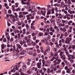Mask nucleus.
<instances>
[{"label":"nucleus","instance_id":"obj_1","mask_svg":"<svg viewBox=\"0 0 75 75\" xmlns=\"http://www.w3.org/2000/svg\"><path fill=\"white\" fill-rule=\"evenodd\" d=\"M58 53H60L59 55L61 59H62L63 58V59H65V55L64 54V51H62L60 49L58 50Z\"/></svg>","mask_w":75,"mask_h":75},{"label":"nucleus","instance_id":"obj_2","mask_svg":"<svg viewBox=\"0 0 75 75\" xmlns=\"http://www.w3.org/2000/svg\"><path fill=\"white\" fill-rule=\"evenodd\" d=\"M72 38H67L65 40V42L66 44H69L70 43V41H71Z\"/></svg>","mask_w":75,"mask_h":75},{"label":"nucleus","instance_id":"obj_3","mask_svg":"<svg viewBox=\"0 0 75 75\" xmlns=\"http://www.w3.org/2000/svg\"><path fill=\"white\" fill-rule=\"evenodd\" d=\"M64 1L65 2L66 4H67V5L68 7H69L71 6V0H64Z\"/></svg>","mask_w":75,"mask_h":75},{"label":"nucleus","instance_id":"obj_4","mask_svg":"<svg viewBox=\"0 0 75 75\" xmlns=\"http://www.w3.org/2000/svg\"><path fill=\"white\" fill-rule=\"evenodd\" d=\"M45 37L44 38V39L45 40H41V42H44V43L45 44H46V45H50V43H49V42H47V41H46V39H45Z\"/></svg>","mask_w":75,"mask_h":75},{"label":"nucleus","instance_id":"obj_5","mask_svg":"<svg viewBox=\"0 0 75 75\" xmlns=\"http://www.w3.org/2000/svg\"><path fill=\"white\" fill-rule=\"evenodd\" d=\"M41 62H38L37 64V68L39 69L41 68Z\"/></svg>","mask_w":75,"mask_h":75},{"label":"nucleus","instance_id":"obj_6","mask_svg":"<svg viewBox=\"0 0 75 75\" xmlns=\"http://www.w3.org/2000/svg\"><path fill=\"white\" fill-rule=\"evenodd\" d=\"M18 57V53H16V54L13 56V58L14 59H17Z\"/></svg>","mask_w":75,"mask_h":75},{"label":"nucleus","instance_id":"obj_7","mask_svg":"<svg viewBox=\"0 0 75 75\" xmlns=\"http://www.w3.org/2000/svg\"><path fill=\"white\" fill-rule=\"evenodd\" d=\"M16 46L18 47L19 49H20V51H22L23 48L21 47V45L19 44H16Z\"/></svg>","mask_w":75,"mask_h":75},{"label":"nucleus","instance_id":"obj_8","mask_svg":"<svg viewBox=\"0 0 75 75\" xmlns=\"http://www.w3.org/2000/svg\"><path fill=\"white\" fill-rule=\"evenodd\" d=\"M13 68V69L14 70V69L15 70V69H16V71L18 70V67H17V65H14L13 67H11V69H12Z\"/></svg>","mask_w":75,"mask_h":75},{"label":"nucleus","instance_id":"obj_9","mask_svg":"<svg viewBox=\"0 0 75 75\" xmlns=\"http://www.w3.org/2000/svg\"><path fill=\"white\" fill-rule=\"evenodd\" d=\"M53 63H54L53 64L54 66H56V65H57H57H59V63L58 62H57L56 61L54 60L53 61Z\"/></svg>","mask_w":75,"mask_h":75},{"label":"nucleus","instance_id":"obj_10","mask_svg":"<svg viewBox=\"0 0 75 75\" xmlns=\"http://www.w3.org/2000/svg\"><path fill=\"white\" fill-rule=\"evenodd\" d=\"M27 66L25 64H24L22 66V69L24 71L27 69Z\"/></svg>","mask_w":75,"mask_h":75},{"label":"nucleus","instance_id":"obj_11","mask_svg":"<svg viewBox=\"0 0 75 75\" xmlns=\"http://www.w3.org/2000/svg\"><path fill=\"white\" fill-rule=\"evenodd\" d=\"M26 54V51L25 50H23L21 53L20 54L21 55H24Z\"/></svg>","mask_w":75,"mask_h":75},{"label":"nucleus","instance_id":"obj_12","mask_svg":"<svg viewBox=\"0 0 75 75\" xmlns=\"http://www.w3.org/2000/svg\"><path fill=\"white\" fill-rule=\"evenodd\" d=\"M59 16L58 17V18H62V15L61 14V13H59Z\"/></svg>","mask_w":75,"mask_h":75},{"label":"nucleus","instance_id":"obj_13","mask_svg":"<svg viewBox=\"0 0 75 75\" xmlns=\"http://www.w3.org/2000/svg\"><path fill=\"white\" fill-rule=\"evenodd\" d=\"M69 56H70V57H71V59H74L75 58V56L74 54H72V55L70 54V55H69Z\"/></svg>","mask_w":75,"mask_h":75},{"label":"nucleus","instance_id":"obj_14","mask_svg":"<svg viewBox=\"0 0 75 75\" xmlns=\"http://www.w3.org/2000/svg\"><path fill=\"white\" fill-rule=\"evenodd\" d=\"M40 13H42L43 16H45V13H46V11H42V10H41L40 11Z\"/></svg>","mask_w":75,"mask_h":75},{"label":"nucleus","instance_id":"obj_15","mask_svg":"<svg viewBox=\"0 0 75 75\" xmlns=\"http://www.w3.org/2000/svg\"><path fill=\"white\" fill-rule=\"evenodd\" d=\"M32 70H33V71H37V70H38V68L33 67V68H32Z\"/></svg>","mask_w":75,"mask_h":75},{"label":"nucleus","instance_id":"obj_16","mask_svg":"<svg viewBox=\"0 0 75 75\" xmlns=\"http://www.w3.org/2000/svg\"><path fill=\"white\" fill-rule=\"evenodd\" d=\"M31 69H29L27 71V74H32V72H31Z\"/></svg>","mask_w":75,"mask_h":75},{"label":"nucleus","instance_id":"obj_17","mask_svg":"<svg viewBox=\"0 0 75 75\" xmlns=\"http://www.w3.org/2000/svg\"><path fill=\"white\" fill-rule=\"evenodd\" d=\"M54 29H55L56 31H59V29L58 28V27H57V25H55L54 27Z\"/></svg>","mask_w":75,"mask_h":75},{"label":"nucleus","instance_id":"obj_18","mask_svg":"<svg viewBox=\"0 0 75 75\" xmlns=\"http://www.w3.org/2000/svg\"><path fill=\"white\" fill-rule=\"evenodd\" d=\"M1 50H4V48H5V46L4 44H2L1 45Z\"/></svg>","mask_w":75,"mask_h":75},{"label":"nucleus","instance_id":"obj_19","mask_svg":"<svg viewBox=\"0 0 75 75\" xmlns=\"http://www.w3.org/2000/svg\"><path fill=\"white\" fill-rule=\"evenodd\" d=\"M56 21L57 24H59V23H61V19H56Z\"/></svg>","mask_w":75,"mask_h":75},{"label":"nucleus","instance_id":"obj_20","mask_svg":"<svg viewBox=\"0 0 75 75\" xmlns=\"http://www.w3.org/2000/svg\"><path fill=\"white\" fill-rule=\"evenodd\" d=\"M72 21H70L68 22L67 24L69 25H71V24H72Z\"/></svg>","mask_w":75,"mask_h":75},{"label":"nucleus","instance_id":"obj_21","mask_svg":"<svg viewBox=\"0 0 75 75\" xmlns=\"http://www.w3.org/2000/svg\"><path fill=\"white\" fill-rule=\"evenodd\" d=\"M61 65L62 67H64L65 66V62H63L61 63Z\"/></svg>","mask_w":75,"mask_h":75},{"label":"nucleus","instance_id":"obj_22","mask_svg":"<svg viewBox=\"0 0 75 75\" xmlns=\"http://www.w3.org/2000/svg\"><path fill=\"white\" fill-rule=\"evenodd\" d=\"M46 51H50V46H48L47 47Z\"/></svg>","mask_w":75,"mask_h":75},{"label":"nucleus","instance_id":"obj_23","mask_svg":"<svg viewBox=\"0 0 75 75\" xmlns=\"http://www.w3.org/2000/svg\"><path fill=\"white\" fill-rule=\"evenodd\" d=\"M58 52H54V57H58Z\"/></svg>","mask_w":75,"mask_h":75},{"label":"nucleus","instance_id":"obj_24","mask_svg":"<svg viewBox=\"0 0 75 75\" xmlns=\"http://www.w3.org/2000/svg\"><path fill=\"white\" fill-rule=\"evenodd\" d=\"M65 59H64V58H62V60H63L64 62H65V63L67 64V61L65 60L66 59V57H65Z\"/></svg>","mask_w":75,"mask_h":75},{"label":"nucleus","instance_id":"obj_25","mask_svg":"<svg viewBox=\"0 0 75 75\" xmlns=\"http://www.w3.org/2000/svg\"><path fill=\"white\" fill-rule=\"evenodd\" d=\"M20 35H21V34H20V33H18L17 35L19 41L20 40Z\"/></svg>","mask_w":75,"mask_h":75},{"label":"nucleus","instance_id":"obj_26","mask_svg":"<svg viewBox=\"0 0 75 75\" xmlns=\"http://www.w3.org/2000/svg\"><path fill=\"white\" fill-rule=\"evenodd\" d=\"M26 41L27 42H33V41H32V40H31L30 39H28L26 40Z\"/></svg>","mask_w":75,"mask_h":75},{"label":"nucleus","instance_id":"obj_27","mask_svg":"<svg viewBox=\"0 0 75 75\" xmlns=\"http://www.w3.org/2000/svg\"><path fill=\"white\" fill-rule=\"evenodd\" d=\"M51 9H49V10L48 11V12L47 13V14H50L51 13Z\"/></svg>","mask_w":75,"mask_h":75},{"label":"nucleus","instance_id":"obj_28","mask_svg":"<svg viewBox=\"0 0 75 75\" xmlns=\"http://www.w3.org/2000/svg\"><path fill=\"white\" fill-rule=\"evenodd\" d=\"M65 53L66 54V55L68 56L69 55V52L68 51V50H67L66 51H65Z\"/></svg>","mask_w":75,"mask_h":75},{"label":"nucleus","instance_id":"obj_29","mask_svg":"<svg viewBox=\"0 0 75 75\" xmlns=\"http://www.w3.org/2000/svg\"><path fill=\"white\" fill-rule=\"evenodd\" d=\"M25 26V27L27 29H29V28H30V26H29V25H28V24H26Z\"/></svg>","mask_w":75,"mask_h":75},{"label":"nucleus","instance_id":"obj_30","mask_svg":"<svg viewBox=\"0 0 75 75\" xmlns=\"http://www.w3.org/2000/svg\"><path fill=\"white\" fill-rule=\"evenodd\" d=\"M36 65V62L35 61H34L33 62L32 64V65L33 66H35Z\"/></svg>","mask_w":75,"mask_h":75},{"label":"nucleus","instance_id":"obj_31","mask_svg":"<svg viewBox=\"0 0 75 75\" xmlns=\"http://www.w3.org/2000/svg\"><path fill=\"white\" fill-rule=\"evenodd\" d=\"M28 53L30 55H33V52L31 51H29L28 52Z\"/></svg>","mask_w":75,"mask_h":75},{"label":"nucleus","instance_id":"obj_32","mask_svg":"<svg viewBox=\"0 0 75 75\" xmlns=\"http://www.w3.org/2000/svg\"><path fill=\"white\" fill-rule=\"evenodd\" d=\"M50 20L51 21V23H52V24H54V23H55V20L51 21V19H50Z\"/></svg>","mask_w":75,"mask_h":75},{"label":"nucleus","instance_id":"obj_33","mask_svg":"<svg viewBox=\"0 0 75 75\" xmlns=\"http://www.w3.org/2000/svg\"><path fill=\"white\" fill-rule=\"evenodd\" d=\"M28 14V12H23V15H25V14Z\"/></svg>","mask_w":75,"mask_h":75},{"label":"nucleus","instance_id":"obj_34","mask_svg":"<svg viewBox=\"0 0 75 75\" xmlns=\"http://www.w3.org/2000/svg\"><path fill=\"white\" fill-rule=\"evenodd\" d=\"M60 26V27H64V26H65V23H62L60 24L59 25Z\"/></svg>","mask_w":75,"mask_h":75},{"label":"nucleus","instance_id":"obj_35","mask_svg":"<svg viewBox=\"0 0 75 75\" xmlns=\"http://www.w3.org/2000/svg\"><path fill=\"white\" fill-rule=\"evenodd\" d=\"M68 6L67 5H66V6H65V10H66V11H67V10H68Z\"/></svg>","mask_w":75,"mask_h":75},{"label":"nucleus","instance_id":"obj_36","mask_svg":"<svg viewBox=\"0 0 75 75\" xmlns=\"http://www.w3.org/2000/svg\"><path fill=\"white\" fill-rule=\"evenodd\" d=\"M70 54H69L67 56V57H68V60H69V61L71 60V57L70 56H69Z\"/></svg>","mask_w":75,"mask_h":75},{"label":"nucleus","instance_id":"obj_37","mask_svg":"<svg viewBox=\"0 0 75 75\" xmlns=\"http://www.w3.org/2000/svg\"><path fill=\"white\" fill-rule=\"evenodd\" d=\"M67 5H65V4H64L61 5V6H62V7L63 8H64V7H65Z\"/></svg>","mask_w":75,"mask_h":75},{"label":"nucleus","instance_id":"obj_38","mask_svg":"<svg viewBox=\"0 0 75 75\" xmlns=\"http://www.w3.org/2000/svg\"><path fill=\"white\" fill-rule=\"evenodd\" d=\"M18 4H18V3H15V7H18Z\"/></svg>","mask_w":75,"mask_h":75},{"label":"nucleus","instance_id":"obj_39","mask_svg":"<svg viewBox=\"0 0 75 75\" xmlns=\"http://www.w3.org/2000/svg\"><path fill=\"white\" fill-rule=\"evenodd\" d=\"M64 34H61L60 35V39H62V38H63V36H64Z\"/></svg>","mask_w":75,"mask_h":75},{"label":"nucleus","instance_id":"obj_40","mask_svg":"<svg viewBox=\"0 0 75 75\" xmlns=\"http://www.w3.org/2000/svg\"><path fill=\"white\" fill-rule=\"evenodd\" d=\"M69 13H70V14H75V11H71Z\"/></svg>","mask_w":75,"mask_h":75},{"label":"nucleus","instance_id":"obj_41","mask_svg":"<svg viewBox=\"0 0 75 75\" xmlns=\"http://www.w3.org/2000/svg\"><path fill=\"white\" fill-rule=\"evenodd\" d=\"M55 57H53L50 60L51 61H53V60L55 59Z\"/></svg>","mask_w":75,"mask_h":75},{"label":"nucleus","instance_id":"obj_42","mask_svg":"<svg viewBox=\"0 0 75 75\" xmlns=\"http://www.w3.org/2000/svg\"><path fill=\"white\" fill-rule=\"evenodd\" d=\"M23 17H24V16L23 15H20L18 16V17H19V18H22Z\"/></svg>","mask_w":75,"mask_h":75},{"label":"nucleus","instance_id":"obj_43","mask_svg":"<svg viewBox=\"0 0 75 75\" xmlns=\"http://www.w3.org/2000/svg\"><path fill=\"white\" fill-rule=\"evenodd\" d=\"M70 71H71L69 70V69H68L67 70L66 72L67 73H68V74H70Z\"/></svg>","mask_w":75,"mask_h":75},{"label":"nucleus","instance_id":"obj_44","mask_svg":"<svg viewBox=\"0 0 75 75\" xmlns=\"http://www.w3.org/2000/svg\"><path fill=\"white\" fill-rule=\"evenodd\" d=\"M21 3L22 4H26V3L24 2V1L23 0H22Z\"/></svg>","mask_w":75,"mask_h":75},{"label":"nucleus","instance_id":"obj_45","mask_svg":"<svg viewBox=\"0 0 75 75\" xmlns=\"http://www.w3.org/2000/svg\"><path fill=\"white\" fill-rule=\"evenodd\" d=\"M30 28H32V29H33V30H35V27H34V26H31L30 27Z\"/></svg>","mask_w":75,"mask_h":75},{"label":"nucleus","instance_id":"obj_46","mask_svg":"<svg viewBox=\"0 0 75 75\" xmlns=\"http://www.w3.org/2000/svg\"><path fill=\"white\" fill-rule=\"evenodd\" d=\"M20 10H21V8L20 7H18V8L16 9V11H18Z\"/></svg>","mask_w":75,"mask_h":75},{"label":"nucleus","instance_id":"obj_47","mask_svg":"<svg viewBox=\"0 0 75 75\" xmlns=\"http://www.w3.org/2000/svg\"><path fill=\"white\" fill-rule=\"evenodd\" d=\"M64 35L65 37H67V35H68V34L67 32H65L64 34Z\"/></svg>","mask_w":75,"mask_h":75},{"label":"nucleus","instance_id":"obj_48","mask_svg":"<svg viewBox=\"0 0 75 75\" xmlns=\"http://www.w3.org/2000/svg\"><path fill=\"white\" fill-rule=\"evenodd\" d=\"M39 36H42V35H44V34H43V33H39Z\"/></svg>","mask_w":75,"mask_h":75},{"label":"nucleus","instance_id":"obj_49","mask_svg":"<svg viewBox=\"0 0 75 75\" xmlns=\"http://www.w3.org/2000/svg\"><path fill=\"white\" fill-rule=\"evenodd\" d=\"M69 61H70L71 63H72V62H74V60L72 59Z\"/></svg>","mask_w":75,"mask_h":75},{"label":"nucleus","instance_id":"obj_50","mask_svg":"<svg viewBox=\"0 0 75 75\" xmlns=\"http://www.w3.org/2000/svg\"><path fill=\"white\" fill-rule=\"evenodd\" d=\"M55 10V9H52L51 10V11H52V14H54V11Z\"/></svg>","mask_w":75,"mask_h":75},{"label":"nucleus","instance_id":"obj_51","mask_svg":"<svg viewBox=\"0 0 75 75\" xmlns=\"http://www.w3.org/2000/svg\"><path fill=\"white\" fill-rule=\"evenodd\" d=\"M72 50H74L75 49V45H72Z\"/></svg>","mask_w":75,"mask_h":75},{"label":"nucleus","instance_id":"obj_52","mask_svg":"<svg viewBox=\"0 0 75 75\" xmlns=\"http://www.w3.org/2000/svg\"><path fill=\"white\" fill-rule=\"evenodd\" d=\"M13 69L11 70V72H16V71H15V70L14 69H13Z\"/></svg>","mask_w":75,"mask_h":75},{"label":"nucleus","instance_id":"obj_53","mask_svg":"<svg viewBox=\"0 0 75 75\" xmlns=\"http://www.w3.org/2000/svg\"><path fill=\"white\" fill-rule=\"evenodd\" d=\"M53 50H54V52H57L58 51H57V49L55 48H54Z\"/></svg>","mask_w":75,"mask_h":75},{"label":"nucleus","instance_id":"obj_54","mask_svg":"<svg viewBox=\"0 0 75 75\" xmlns=\"http://www.w3.org/2000/svg\"><path fill=\"white\" fill-rule=\"evenodd\" d=\"M12 28L13 30H15L16 29V28H15V26H12Z\"/></svg>","mask_w":75,"mask_h":75},{"label":"nucleus","instance_id":"obj_55","mask_svg":"<svg viewBox=\"0 0 75 75\" xmlns=\"http://www.w3.org/2000/svg\"><path fill=\"white\" fill-rule=\"evenodd\" d=\"M20 43L21 45H23V41H22V40H21V41H20Z\"/></svg>","mask_w":75,"mask_h":75},{"label":"nucleus","instance_id":"obj_56","mask_svg":"<svg viewBox=\"0 0 75 75\" xmlns=\"http://www.w3.org/2000/svg\"><path fill=\"white\" fill-rule=\"evenodd\" d=\"M28 7V9H30V8H31V5H29L27 6Z\"/></svg>","mask_w":75,"mask_h":75},{"label":"nucleus","instance_id":"obj_57","mask_svg":"<svg viewBox=\"0 0 75 75\" xmlns=\"http://www.w3.org/2000/svg\"><path fill=\"white\" fill-rule=\"evenodd\" d=\"M29 32L30 33H32L33 32V30L30 29L29 30Z\"/></svg>","mask_w":75,"mask_h":75},{"label":"nucleus","instance_id":"obj_58","mask_svg":"<svg viewBox=\"0 0 75 75\" xmlns=\"http://www.w3.org/2000/svg\"><path fill=\"white\" fill-rule=\"evenodd\" d=\"M18 29H19V30H21L22 28H21V27L18 26H17Z\"/></svg>","mask_w":75,"mask_h":75},{"label":"nucleus","instance_id":"obj_59","mask_svg":"<svg viewBox=\"0 0 75 75\" xmlns=\"http://www.w3.org/2000/svg\"><path fill=\"white\" fill-rule=\"evenodd\" d=\"M7 38L8 41H10V36L8 35L7 37Z\"/></svg>","mask_w":75,"mask_h":75},{"label":"nucleus","instance_id":"obj_60","mask_svg":"<svg viewBox=\"0 0 75 75\" xmlns=\"http://www.w3.org/2000/svg\"><path fill=\"white\" fill-rule=\"evenodd\" d=\"M25 25V23H23L22 25H21V27H24V26Z\"/></svg>","mask_w":75,"mask_h":75},{"label":"nucleus","instance_id":"obj_61","mask_svg":"<svg viewBox=\"0 0 75 75\" xmlns=\"http://www.w3.org/2000/svg\"><path fill=\"white\" fill-rule=\"evenodd\" d=\"M31 42H28V45L29 46H30V45H31Z\"/></svg>","mask_w":75,"mask_h":75},{"label":"nucleus","instance_id":"obj_62","mask_svg":"<svg viewBox=\"0 0 75 75\" xmlns=\"http://www.w3.org/2000/svg\"><path fill=\"white\" fill-rule=\"evenodd\" d=\"M65 28H67V29H68V28H69V25H65Z\"/></svg>","mask_w":75,"mask_h":75},{"label":"nucleus","instance_id":"obj_63","mask_svg":"<svg viewBox=\"0 0 75 75\" xmlns=\"http://www.w3.org/2000/svg\"><path fill=\"white\" fill-rule=\"evenodd\" d=\"M42 61L43 64L45 65V60L44 59H43Z\"/></svg>","mask_w":75,"mask_h":75},{"label":"nucleus","instance_id":"obj_64","mask_svg":"<svg viewBox=\"0 0 75 75\" xmlns=\"http://www.w3.org/2000/svg\"><path fill=\"white\" fill-rule=\"evenodd\" d=\"M15 75H20V74L18 72H16V73H15Z\"/></svg>","mask_w":75,"mask_h":75}]
</instances>
